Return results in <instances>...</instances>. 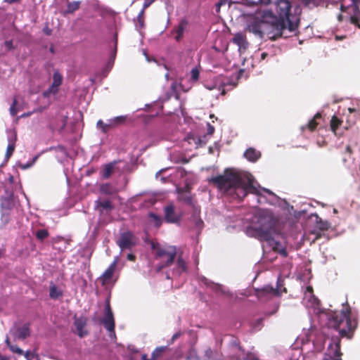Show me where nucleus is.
Segmentation results:
<instances>
[{
    "mask_svg": "<svg viewBox=\"0 0 360 360\" xmlns=\"http://www.w3.org/2000/svg\"><path fill=\"white\" fill-rule=\"evenodd\" d=\"M327 326L338 331L339 336L333 337L328 346L327 354L322 360H342L340 338L351 339L358 326V319L352 314L348 303L342 305L340 311H330L326 314Z\"/></svg>",
    "mask_w": 360,
    "mask_h": 360,
    "instance_id": "nucleus-1",
    "label": "nucleus"
},
{
    "mask_svg": "<svg viewBox=\"0 0 360 360\" xmlns=\"http://www.w3.org/2000/svg\"><path fill=\"white\" fill-rule=\"evenodd\" d=\"M300 21V17H294L287 22L271 11L265 13L261 18H255L248 24L247 30L260 39L266 37L275 41L296 35Z\"/></svg>",
    "mask_w": 360,
    "mask_h": 360,
    "instance_id": "nucleus-2",
    "label": "nucleus"
},
{
    "mask_svg": "<svg viewBox=\"0 0 360 360\" xmlns=\"http://www.w3.org/2000/svg\"><path fill=\"white\" fill-rule=\"evenodd\" d=\"M210 181L219 190L240 200L249 193L259 195V191L255 185L254 177L250 174L234 169H226L224 174L212 177Z\"/></svg>",
    "mask_w": 360,
    "mask_h": 360,
    "instance_id": "nucleus-3",
    "label": "nucleus"
},
{
    "mask_svg": "<svg viewBox=\"0 0 360 360\" xmlns=\"http://www.w3.org/2000/svg\"><path fill=\"white\" fill-rule=\"evenodd\" d=\"M259 223L260 226L256 228L259 239L267 242L274 252H278L283 246L273 237L275 223L271 214L267 212H262L259 217Z\"/></svg>",
    "mask_w": 360,
    "mask_h": 360,
    "instance_id": "nucleus-4",
    "label": "nucleus"
},
{
    "mask_svg": "<svg viewBox=\"0 0 360 360\" xmlns=\"http://www.w3.org/2000/svg\"><path fill=\"white\" fill-rule=\"evenodd\" d=\"M151 248L155 251V257L161 259V263L156 266L158 272L164 268L171 266L176 257V249L174 246L161 247L158 243L150 242Z\"/></svg>",
    "mask_w": 360,
    "mask_h": 360,
    "instance_id": "nucleus-5",
    "label": "nucleus"
},
{
    "mask_svg": "<svg viewBox=\"0 0 360 360\" xmlns=\"http://www.w3.org/2000/svg\"><path fill=\"white\" fill-rule=\"evenodd\" d=\"M260 4L272 5L277 16L289 22L294 17H299L290 13L291 3L289 0H262Z\"/></svg>",
    "mask_w": 360,
    "mask_h": 360,
    "instance_id": "nucleus-6",
    "label": "nucleus"
},
{
    "mask_svg": "<svg viewBox=\"0 0 360 360\" xmlns=\"http://www.w3.org/2000/svg\"><path fill=\"white\" fill-rule=\"evenodd\" d=\"M137 243L135 235L131 231L123 232L120 234L117 242V245L121 250H130Z\"/></svg>",
    "mask_w": 360,
    "mask_h": 360,
    "instance_id": "nucleus-7",
    "label": "nucleus"
},
{
    "mask_svg": "<svg viewBox=\"0 0 360 360\" xmlns=\"http://www.w3.org/2000/svg\"><path fill=\"white\" fill-rule=\"evenodd\" d=\"M10 333L14 340H23L31 335L30 323H25L20 327H13L10 330Z\"/></svg>",
    "mask_w": 360,
    "mask_h": 360,
    "instance_id": "nucleus-8",
    "label": "nucleus"
},
{
    "mask_svg": "<svg viewBox=\"0 0 360 360\" xmlns=\"http://www.w3.org/2000/svg\"><path fill=\"white\" fill-rule=\"evenodd\" d=\"M184 191H188L189 193L188 187L186 186L185 188L178 189V193L179 194L178 196V200L191 206L193 208V210H195V212H196L198 214L199 213H200V207L195 205V203L193 201V197L191 195L183 193Z\"/></svg>",
    "mask_w": 360,
    "mask_h": 360,
    "instance_id": "nucleus-9",
    "label": "nucleus"
},
{
    "mask_svg": "<svg viewBox=\"0 0 360 360\" xmlns=\"http://www.w3.org/2000/svg\"><path fill=\"white\" fill-rule=\"evenodd\" d=\"M165 220L168 223H177L181 220V216L175 212L174 206L169 205L164 208Z\"/></svg>",
    "mask_w": 360,
    "mask_h": 360,
    "instance_id": "nucleus-10",
    "label": "nucleus"
},
{
    "mask_svg": "<svg viewBox=\"0 0 360 360\" xmlns=\"http://www.w3.org/2000/svg\"><path fill=\"white\" fill-rule=\"evenodd\" d=\"M188 25V20L183 18L179 22V25L172 30V34H175L174 39L176 41H179L184 36L186 27Z\"/></svg>",
    "mask_w": 360,
    "mask_h": 360,
    "instance_id": "nucleus-11",
    "label": "nucleus"
},
{
    "mask_svg": "<svg viewBox=\"0 0 360 360\" xmlns=\"http://www.w3.org/2000/svg\"><path fill=\"white\" fill-rule=\"evenodd\" d=\"M355 14L350 17V22L360 29V0H352Z\"/></svg>",
    "mask_w": 360,
    "mask_h": 360,
    "instance_id": "nucleus-12",
    "label": "nucleus"
},
{
    "mask_svg": "<svg viewBox=\"0 0 360 360\" xmlns=\"http://www.w3.org/2000/svg\"><path fill=\"white\" fill-rule=\"evenodd\" d=\"M74 324L76 327L77 335L80 338H83L88 334V332L84 330V327L86 325V320L84 317L75 318Z\"/></svg>",
    "mask_w": 360,
    "mask_h": 360,
    "instance_id": "nucleus-13",
    "label": "nucleus"
},
{
    "mask_svg": "<svg viewBox=\"0 0 360 360\" xmlns=\"http://www.w3.org/2000/svg\"><path fill=\"white\" fill-rule=\"evenodd\" d=\"M116 267V262L112 263L108 268L103 272L99 279L101 281L102 285H105L112 278Z\"/></svg>",
    "mask_w": 360,
    "mask_h": 360,
    "instance_id": "nucleus-14",
    "label": "nucleus"
},
{
    "mask_svg": "<svg viewBox=\"0 0 360 360\" xmlns=\"http://www.w3.org/2000/svg\"><path fill=\"white\" fill-rule=\"evenodd\" d=\"M69 243L63 237H56L52 240L53 248L58 252H63L66 250Z\"/></svg>",
    "mask_w": 360,
    "mask_h": 360,
    "instance_id": "nucleus-15",
    "label": "nucleus"
},
{
    "mask_svg": "<svg viewBox=\"0 0 360 360\" xmlns=\"http://www.w3.org/2000/svg\"><path fill=\"white\" fill-rule=\"evenodd\" d=\"M187 271V265L186 262L181 257H179L176 264V267L172 271L174 276H179L182 273Z\"/></svg>",
    "mask_w": 360,
    "mask_h": 360,
    "instance_id": "nucleus-16",
    "label": "nucleus"
},
{
    "mask_svg": "<svg viewBox=\"0 0 360 360\" xmlns=\"http://www.w3.org/2000/svg\"><path fill=\"white\" fill-rule=\"evenodd\" d=\"M233 42L238 46L240 49H246L248 46L245 34L241 32H238L234 35Z\"/></svg>",
    "mask_w": 360,
    "mask_h": 360,
    "instance_id": "nucleus-17",
    "label": "nucleus"
},
{
    "mask_svg": "<svg viewBox=\"0 0 360 360\" xmlns=\"http://www.w3.org/2000/svg\"><path fill=\"white\" fill-rule=\"evenodd\" d=\"M229 347L236 354L243 355L245 353L243 348L240 346V340L237 338H232L229 342Z\"/></svg>",
    "mask_w": 360,
    "mask_h": 360,
    "instance_id": "nucleus-18",
    "label": "nucleus"
},
{
    "mask_svg": "<svg viewBox=\"0 0 360 360\" xmlns=\"http://www.w3.org/2000/svg\"><path fill=\"white\" fill-rule=\"evenodd\" d=\"M103 323L107 330H108L110 333H112L114 334V335H115V320H114L113 316H105L103 319Z\"/></svg>",
    "mask_w": 360,
    "mask_h": 360,
    "instance_id": "nucleus-19",
    "label": "nucleus"
},
{
    "mask_svg": "<svg viewBox=\"0 0 360 360\" xmlns=\"http://www.w3.org/2000/svg\"><path fill=\"white\" fill-rule=\"evenodd\" d=\"M278 294V290L272 287H264L261 290H257V295L259 298L268 297L269 295H275Z\"/></svg>",
    "mask_w": 360,
    "mask_h": 360,
    "instance_id": "nucleus-20",
    "label": "nucleus"
},
{
    "mask_svg": "<svg viewBox=\"0 0 360 360\" xmlns=\"http://www.w3.org/2000/svg\"><path fill=\"white\" fill-rule=\"evenodd\" d=\"M63 295V291L51 282L49 286V297L53 300H58Z\"/></svg>",
    "mask_w": 360,
    "mask_h": 360,
    "instance_id": "nucleus-21",
    "label": "nucleus"
},
{
    "mask_svg": "<svg viewBox=\"0 0 360 360\" xmlns=\"http://www.w3.org/2000/svg\"><path fill=\"white\" fill-rule=\"evenodd\" d=\"M244 156L248 160L255 162L259 158L260 153L257 152L255 148H250L245 150Z\"/></svg>",
    "mask_w": 360,
    "mask_h": 360,
    "instance_id": "nucleus-22",
    "label": "nucleus"
},
{
    "mask_svg": "<svg viewBox=\"0 0 360 360\" xmlns=\"http://www.w3.org/2000/svg\"><path fill=\"white\" fill-rule=\"evenodd\" d=\"M321 117V115L319 112H317L314 116V117L309 121L308 124L306 126L302 127V130L307 129L310 131H314L318 125V122H316V120L320 119Z\"/></svg>",
    "mask_w": 360,
    "mask_h": 360,
    "instance_id": "nucleus-23",
    "label": "nucleus"
},
{
    "mask_svg": "<svg viewBox=\"0 0 360 360\" xmlns=\"http://www.w3.org/2000/svg\"><path fill=\"white\" fill-rule=\"evenodd\" d=\"M168 349H169L167 346H161L155 348L152 352L150 360H158Z\"/></svg>",
    "mask_w": 360,
    "mask_h": 360,
    "instance_id": "nucleus-24",
    "label": "nucleus"
},
{
    "mask_svg": "<svg viewBox=\"0 0 360 360\" xmlns=\"http://www.w3.org/2000/svg\"><path fill=\"white\" fill-rule=\"evenodd\" d=\"M100 192L105 195H112L117 192L116 188L109 183L103 184L100 186Z\"/></svg>",
    "mask_w": 360,
    "mask_h": 360,
    "instance_id": "nucleus-25",
    "label": "nucleus"
},
{
    "mask_svg": "<svg viewBox=\"0 0 360 360\" xmlns=\"http://www.w3.org/2000/svg\"><path fill=\"white\" fill-rule=\"evenodd\" d=\"M80 4L81 1H79L68 2L67 5V9L65 11V14L73 13L75 11L79 10Z\"/></svg>",
    "mask_w": 360,
    "mask_h": 360,
    "instance_id": "nucleus-26",
    "label": "nucleus"
},
{
    "mask_svg": "<svg viewBox=\"0 0 360 360\" xmlns=\"http://www.w3.org/2000/svg\"><path fill=\"white\" fill-rule=\"evenodd\" d=\"M302 5L309 9H312L323 4V0H301Z\"/></svg>",
    "mask_w": 360,
    "mask_h": 360,
    "instance_id": "nucleus-27",
    "label": "nucleus"
},
{
    "mask_svg": "<svg viewBox=\"0 0 360 360\" xmlns=\"http://www.w3.org/2000/svg\"><path fill=\"white\" fill-rule=\"evenodd\" d=\"M5 342L12 352L15 353L18 355H22L24 354L22 349L19 348L17 345L11 344L10 338L8 336H6V338Z\"/></svg>",
    "mask_w": 360,
    "mask_h": 360,
    "instance_id": "nucleus-28",
    "label": "nucleus"
},
{
    "mask_svg": "<svg viewBox=\"0 0 360 360\" xmlns=\"http://www.w3.org/2000/svg\"><path fill=\"white\" fill-rule=\"evenodd\" d=\"M114 165L112 163H109L108 165H105L103 172H102V177L104 179H108L113 172Z\"/></svg>",
    "mask_w": 360,
    "mask_h": 360,
    "instance_id": "nucleus-29",
    "label": "nucleus"
},
{
    "mask_svg": "<svg viewBox=\"0 0 360 360\" xmlns=\"http://www.w3.org/2000/svg\"><path fill=\"white\" fill-rule=\"evenodd\" d=\"M205 356L207 360H219L217 352L213 351L211 348H207L205 351Z\"/></svg>",
    "mask_w": 360,
    "mask_h": 360,
    "instance_id": "nucleus-30",
    "label": "nucleus"
},
{
    "mask_svg": "<svg viewBox=\"0 0 360 360\" xmlns=\"http://www.w3.org/2000/svg\"><path fill=\"white\" fill-rule=\"evenodd\" d=\"M342 123V121L340 120L338 117L333 116L330 120V128L332 131L335 132Z\"/></svg>",
    "mask_w": 360,
    "mask_h": 360,
    "instance_id": "nucleus-31",
    "label": "nucleus"
},
{
    "mask_svg": "<svg viewBox=\"0 0 360 360\" xmlns=\"http://www.w3.org/2000/svg\"><path fill=\"white\" fill-rule=\"evenodd\" d=\"M53 88L59 87L62 84L63 77L59 72H56L53 73Z\"/></svg>",
    "mask_w": 360,
    "mask_h": 360,
    "instance_id": "nucleus-32",
    "label": "nucleus"
},
{
    "mask_svg": "<svg viewBox=\"0 0 360 360\" xmlns=\"http://www.w3.org/2000/svg\"><path fill=\"white\" fill-rule=\"evenodd\" d=\"M191 218L195 222V226L198 229H201L202 227L203 221L200 218V213L198 214L196 212H195V210H193Z\"/></svg>",
    "mask_w": 360,
    "mask_h": 360,
    "instance_id": "nucleus-33",
    "label": "nucleus"
},
{
    "mask_svg": "<svg viewBox=\"0 0 360 360\" xmlns=\"http://www.w3.org/2000/svg\"><path fill=\"white\" fill-rule=\"evenodd\" d=\"M127 119V116L120 115L112 118V122L115 124V127H117L124 124L126 122Z\"/></svg>",
    "mask_w": 360,
    "mask_h": 360,
    "instance_id": "nucleus-34",
    "label": "nucleus"
},
{
    "mask_svg": "<svg viewBox=\"0 0 360 360\" xmlns=\"http://www.w3.org/2000/svg\"><path fill=\"white\" fill-rule=\"evenodd\" d=\"M49 233L46 229H39L36 232V238L42 241L44 239L49 236Z\"/></svg>",
    "mask_w": 360,
    "mask_h": 360,
    "instance_id": "nucleus-35",
    "label": "nucleus"
},
{
    "mask_svg": "<svg viewBox=\"0 0 360 360\" xmlns=\"http://www.w3.org/2000/svg\"><path fill=\"white\" fill-rule=\"evenodd\" d=\"M97 207H101L105 210H111L112 208L111 202L110 200L99 201L96 202Z\"/></svg>",
    "mask_w": 360,
    "mask_h": 360,
    "instance_id": "nucleus-36",
    "label": "nucleus"
},
{
    "mask_svg": "<svg viewBox=\"0 0 360 360\" xmlns=\"http://www.w3.org/2000/svg\"><path fill=\"white\" fill-rule=\"evenodd\" d=\"M317 225H318L319 229L321 231H326L330 228V224L328 221H323L321 219H320L317 222Z\"/></svg>",
    "mask_w": 360,
    "mask_h": 360,
    "instance_id": "nucleus-37",
    "label": "nucleus"
},
{
    "mask_svg": "<svg viewBox=\"0 0 360 360\" xmlns=\"http://www.w3.org/2000/svg\"><path fill=\"white\" fill-rule=\"evenodd\" d=\"M14 150H15V143H10L8 146H7V149H6V158H10L11 156L13 155V152H14Z\"/></svg>",
    "mask_w": 360,
    "mask_h": 360,
    "instance_id": "nucleus-38",
    "label": "nucleus"
},
{
    "mask_svg": "<svg viewBox=\"0 0 360 360\" xmlns=\"http://www.w3.org/2000/svg\"><path fill=\"white\" fill-rule=\"evenodd\" d=\"M144 13L145 10L142 8L137 16V22L139 24L141 28L144 27Z\"/></svg>",
    "mask_w": 360,
    "mask_h": 360,
    "instance_id": "nucleus-39",
    "label": "nucleus"
},
{
    "mask_svg": "<svg viewBox=\"0 0 360 360\" xmlns=\"http://www.w3.org/2000/svg\"><path fill=\"white\" fill-rule=\"evenodd\" d=\"M149 217L153 219L155 222V226L159 227L162 224V219L161 217L157 215L155 213L150 212L149 214Z\"/></svg>",
    "mask_w": 360,
    "mask_h": 360,
    "instance_id": "nucleus-40",
    "label": "nucleus"
},
{
    "mask_svg": "<svg viewBox=\"0 0 360 360\" xmlns=\"http://www.w3.org/2000/svg\"><path fill=\"white\" fill-rule=\"evenodd\" d=\"M17 100L15 98H13V103L12 105H11L10 107V113L12 116H15L18 112V110L17 109Z\"/></svg>",
    "mask_w": 360,
    "mask_h": 360,
    "instance_id": "nucleus-41",
    "label": "nucleus"
},
{
    "mask_svg": "<svg viewBox=\"0 0 360 360\" xmlns=\"http://www.w3.org/2000/svg\"><path fill=\"white\" fill-rule=\"evenodd\" d=\"M191 79L193 81H197L199 79L200 72L198 68H193L191 71Z\"/></svg>",
    "mask_w": 360,
    "mask_h": 360,
    "instance_id": "nucleus-42",
    "label": "nucleus"
},
{
    "mask_svg": "<svg viewBox=\"0 0 360 360\" xmlns=\"http://www.w3.org/2000/svg\"><path fill=\"white\" fill-rule=\"evenodd\" d=\"M97 127L101 130V131L103 133H107L108 131L106 128V126H105V123L103 122V120H99L98 122H97Z\"/></svg>",
    "mask_w": 360,
    "mask_h": 360,
    "instance_id": "nucleus-43",
    "label": "nucleus"
},
{
    "mask_svg": "<svg viewBox=\"0 0 360 360\" xmlns=\"http://www.w3.org/2000/svg\"><path fill=\"white\" fill-rule=\"evenodd\" d=\"M58 87L53 88V84H52L50 88L47 91H44V96H49L51 94H55L58 92Z\"/></svg>",
    "mask_w": 360,
    "mask_h": 360,
    "instance_id": "nucleus-44",
    "label": "nucleus"
},
{
    "mask_svg": "<svg viewBox=\"0 0 360 360\" xmlns=\"http://www.w3.org/2000/svg\"><path fill=\"white\" fill-rule=\"evenodd\" d=\"M22 355L25 356L27 360H33L37 358L35 354L31 351H27L26 352H24Z\"/></svg>",
    "mask_w": 360,
    "mask_h": 360,
    "instance_id": "nucleus-45",
    "label": "nucleus"
},
{
    "mask_svg": "<svg viewBox=\"0 0 360 360\" xmlns=\"http://www.w3.org/2000/svg\"><path fill=\"white\" fill-rule=\"evenodd\" d=\"M105 316H113V313L112 311V309H111L109 301H108L106 302V304H105Z\"/></svg>",
    "mask_w": 360,
    "mask_h": 360,
    "instance_id": "nucleus-46",
    "label": "nucleus"
},
{
    "mask_svg": "<svg viewBox=\"0 0 360 360\" xmlns=\"http://www.w3.org/2000/svg\"><path fill=\"white\" fill-rule=\"evenodd\" d=\"M105 123L106 128L108 131H109L110 129H112L113 128L116 127L115 124L112 122V119L108 120L107 122Z\"/></svg>",
    "mask_w": 360,
    "mask_h": 360,
    "instance_id": "nucleus-47",
    "label": "nucleus"
},
{
    "mask_svg": "<svg viewBox=\"0 0 360 360\" xmlns=\"http://www.w3.org/2000/svg\"><path fill=\"white\" fill-rule=\"evenodd\" d=\"M4 45L7 48L8 51L15 49L12 40L6 41L4 42Z\"/></svg>",
    "mask_w": 360,
    "mask_h": 360,
    "instance_id": "nucleus-48",
    "label": "nucleus"
},
{
    "mask_svg": "<svg viewBox=\"0 0 360 360\" xmlns=\"http://www.w3.org/2000/svg\"><path fill=\"white\" fill-rule=\"evenodd\" d=\"M226 1L227 0H219V1L216 4L217 13L219 12L221 6L225 5L226 4Z\"/></svg>",
    "mask_w": 360,
    "mask_h": 360,
    "instance_id": "nucleus-49",
    "label": "nucleus"
},
{
    "mask_svg": "<svg viewBox=\"0 0 360 360\" xmlns=\"http://www.w3.org/2000/svg\"><path fill=\"white\" fill-rule=\"evenodd\" d=\"M311 235H314V238H313V242H315L316 240L321 238L322 233L321 232V230H320L319 231L311 232Z\"/></svg>",
    "mask_w": 360,
    "mask_h": 360,
    "instance_id": "nucleus-50",
    "label": "nucleus"
},
{
    "mask_svg": "<svg viewBox=\"0 0 360 360\" xmlns=\"http://www.w3.org/2000/svg\"><path fill=\"white\" fill-rule=\"evenodd\" d=\"M155 1V0H144V3H143V10H146L147 8H148L153 2Z\"/></svg>",
    "mask_w": 360,
    "mask_h": 360,
    "instance_id": "nucleus-51",
    "label": "nucleus"
},
{
    "mask_svg": "<svg viewBox=\"0 0 360 360\" xmlns=\"http://www.w3.org/2000/svg\"><path fill=\"white\" fill-rule=\"evenodd\" d=\"M207 134L210 135L213 134L214 132V127L212 126L210 123H207Z\"/></svg>",
    "mask_w": 360,
    "mask_h": 360,
    "instance_id": "nucleus-52",
    "label": "nucleus"
},
{
    "mask_svg": "<svg viewBox=\"0 0 360 360\" xmlns=\"http://www.w3.org/2000/svg\"><path fill=\"white\" fill-rule=\"evenodd\" d=\"M278 253L285 257H287L288 255L287 251L285 248H284L283 247L281 248V250H279Z\"/></svg>",
    "mask_w": 360,
    "mask_h": 360,
    "instance_id": "nucleus-53",
    "label": "nucleus"
},
{
    "mask_svg": "<svg viewBox=\"0 0 360 360\" xmlns=\"http://www.w3.org/2000/svg\"><path fill=\"white\" fill-rule=\"evenodd\" d=\"M21 0H4V2L7 3L8 4H12L15 3H20Z\"/></svg>",
    "mask_w": 360,
    "mask_h": 360,
    "instance_id": "nucleus-54",
    "label": "nucleus"
},
{
    "mask_svg": "<svg viewBox=\"0 0 360 360\" xmlns=\"http://www.w3.org/2000/svg\"><path fill=\"white\" fill-rule=\"evenodd\" d=\"M127 259L130 261H135L136 257L133 254H128Z\"/></svg>",
    "mask_w": 360,
    "mask_h": 360,
    "instance_id": "nucleus-55",
    "label": "nucleus"
},
{
    "mask_svg": "<svg viewBox=\"0 0 360 360\" xmlns=\"http://www.w3.org/2000/svg\"><path fill=\"white\" fill-rule=\"evenodd\" d=\"M180 335H181V333H176L175 334L173 335V336L172 338V340L174 341L175 340L179 338L180 337Z\"/></svg>",
    "mask_w": 360,
    "mask_h": 360,
    "instance_id": "nucleus-56",
    "label": "nucleus"
},
{
    "mask_svg": "<svg viewBox=\"0 0 360 360\" xmlns=\"http://www.w3.org/2000/svg\"><path fill=\"white\" fill-rule=\"evenodd\" d=\"M44 32L46 35H51V30L48 28V27H46V28L44 29Z\"/></svg>",
    "mask_w": 360,
    "mask_h": 360,
    "instance_id": "nucleus-57",
    "label": "nucleus"
},
{
    "mask_svg": "<svg viewBox=\"0 0 360 360\" xmlns=\"http://www.w3.org/2000/svg\"><path fill=\"white\" fill-rule=\"evenodd\" d=\"M346 152H347L348 154H349V155H351V154L352 153V148H351V146H347L346 147Z\"/></svg>",
    "mask_w": 360,
    "mask_h": 360,
    "instance_id": "nucleus-58",
    "label": "nucleus"
},
{
    "mask_svg": "<svg viewBox=\"0 0 360 360\" xmlns=\"http://www.w3.org/2000/svg\"><path fill=\"white\" fill-rule=\"evenodd\" d=\"M267 56H268V53H265V52L262 53V55H261V58L263 60L265 59Z\"/></svg>",
    "mask_w": 360,
    "mask_h": 360,
    "instance_id": "nucleus-59",
    "label": "nucleus"
},
{
    "mask_svg": "<svg viewBox=\"0 0 360 360\" xmlns=\"http://www.w3.org/2000/svg\"><path fill=\"white\" fill-rule=\"evenodd\" d=\"M348 110L350 113H353V112H356V110L355 108H348Z\"/></svg>",
    "mask_w": 360,
    "mask_h": 360,
    "instance_id": "nucleus-60",
    "label": "nucleus"
},
{
    "mask_svg": "<svg viewBox=\"0 0 360 360\" xmlns=\"http://www.w3.org/2000/svg\"><path fill=\"white\" fill-rule=\"evenodd\" d=\"M32 113L31 112H27V113H24L21 115V117H28L31 115Z\"/></svg>",
    "mask_w": 360,
    "mask_h": 360,
    "instance_id": "nucleus-61",
    "label": "nucleus"
},
{
    "mask_svg": "<svg viewBox=\"0 0 360 360\" xmlns=\"http://www.w3.org/2000/svg\"><path fill=\"white\" fill-rule=\"evenodd\" d=\"M342 18H343V17H342V14H339V15H338V20H339L340 22L342 21Z\"/></svg>",
    "mask_w": 360,
    "mask_h": 360,
    "instance_id": "nucleus-62",
    "label": "nucleus"
},
{
    "mask_svg": "<svg viewBox=\"0 0 360 360\" xmlns=\"http://www.w3.org/2000/svg\"><path fill=\"white\" fill-rule=\"evenodd\" d=\"M50 51H51V53H53V52H54V49H53V46H51V47L50 48Z\"/></svg>",
    "mask_w": 360,
    "mask_h": 360,
    "instance_id": "nucleus-63",
    "label": "nucleus"
},
{
    "mask_svg": "<svg viewBox=\"0 0 360 360\" xmlns=\"http://www.w3.org/2000/svg\"><path fill=\"white\" fill-rule=\"evenodd\" d=\"M264 191L265 192L268 193H271V192L269 191V190L266 189V188H264Z\"/></svg>",
    "mask_w": 360,
    "mask_h": 360,
    "instance_id": "nucleus-64",
    "label": "nucleus"
}]
</instances>
